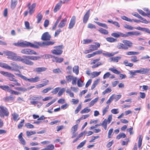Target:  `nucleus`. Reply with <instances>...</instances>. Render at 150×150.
I'll return each instance as SVG.
<instances>
[{
    "instance_id": "a878e982",
    "label": "nucleus",
    "mask_w": 150,
    "mask_h": 150,
    "mask_svg": "<svg viewBox=\"0 0 150 150\" xmlns=\"http://www.w3.org/2000/svg\"><path fill=\"white\" fill-rule=\"evenodd\" d=\"M17 4L16 0H11V7L12 9H14Z\"/></svg>"
},
{
    "instance_id": "39448f33",
    "label": "nucleus",
    "mask_w": 150,
    "mask_h": 150,
    "mask_svg": "<svg viewBox=\"0 0 150 150\" xmlns=\"http://www.w3.org/2000/svg\"><path fill=\"white\" fill-rule=\"evenodd\" d=\"M15 74L16 76L21 77L23 80L26 81H28L30 82L36 83L39 81L40 80V78L38 76H36L35 78H31L28 79L26 76L20 74L15 73Z\"/></svg>"
},
{
    "instance_id": "c9c22d12",
    "label": "nucleus",
    "mask_w": 150,
    "mask_h": 150,
    "mask_svg": "<svg viewBox=\"0 0 150 150\" xmlns=\"http://www.w3.org/2000/svg\"><path fill=\"white\" fill-rule=\"evenodd\" d=\"M98 99V98L97 97L94 100H92L89 104V106L90 107H91L94 104L96 103Z\"/></svg>"
},
{
    "instance_id": "774afa93",
    "label": "nucleus",
    "mask_w": 150,
    "mask_h": 150,
    "mask_svg": "<svg viewBox=\"0 0 150 150\" xmlns=\"http://www.w3.org/2000/svg\"><path fill=\"white\" fill-rule=\"evenodd\" d=\"M48 150H53L54 149V147L53 144H50L47 146L46 147Z\"/></svg>"
},
{
    "instance_id": "7ed1b4c3",
    "label": "nucleus",
    "mask_w": 150,
    "mask_h": 150,
    "mask_svg": "<svg viewBox=\"0 0 150 150\" xmlns=\"http://www.w3.org/2000/svg\"><path fill=\"white\" fill-rule=\"evenodd\" d=\"M123 43L119 42L117 44L116 47L119 49L127 50L129 47L132 46L133 43L129 40H123L122 41Z\"/></svg>"
},
{
    "instance_id": "49530a36",
    "label": "nucleus",
    "mask_w": 150,
    "mask_h": 150,
    "mask_svg": "<svg viewBox=\"0 0 150 150\" xmlns=\"http://www.w3.org/2000/svg\"><path fill=\"white\" fill-rule=\"evenodd\" d=\"M102 54L105 56L110 57L114 56L115 54L114 53H109L107 52L106 53H102Z\"/></svg>"
},
{
    "instance_id": "6e6d98bb",
    "label": "nucleus",
    "mask_w": 150,
    "mask_h": 150,
    "mask_svg": "<svg viewBox=\"0 0 150 150\" xmlns=\"http://www.w3.org/2000/svg\"><path fill=\"white\" fill-rule=\"evenodd\" d=\"M121 18L122 19L128 22H131L132 21V19L125 16H121Z\"/></svg>"
},
{
    "instance_id": "bb28decb",
    "label": "nucleus",
    "mask_w": 150,
    "mask_h": 150,
    "mask_svg": "<svg viewBox=\"0 0 150 150\" xmlns=\"http://www.w3.org/2000/svg\"><path fill=\"white\" fill-rule=\"evenodd\" d=\"M42 16L40 13H39L36 16V18L37 19V23H38L41 22L42 18Z\"/></svg>"
},
{
    "instance_id": "f03ea898",
    "label": "nucleus",
    "mask_w": 150,
    "mask_h": 150,
    "mask_svg": "<svg viewBox=\"0 0 150 150\" xmlns=\"http://www.w3.org/2000/svg\"><path fill=\"white\" fill-rule=\"evenodd\" d=\"M4 53L8 56L7 58L11 60L21 62L25 64L32 66L34 62L30 60L35 61L39 60L40 57L34 56L23 55L22 57L17 55L16 54L13 52L7 51L3 52Z\"/></svg>"
},
{
    "instance_id": "dca6fc26",
    "label": "nucleus",
    "mask_w": 150,
    "mask_h": 150,
    "mask_svg": "<svg viewBox=\"0 0 150 150\" xmlns=\"http://www.w3.org/2000/svg\"><path fill=\"white\" fill-rule=\"evenodd\" d=\"M111 35L112 36L117 38L120 37H125V36H126L124 34L121 32L112 33H111Z\"/></svg>"
},
{
    "instance_id": "c85d7f7f",
    "label": "nucleus",
    "mask_w": 150,
    "mask_h": 150,
    "mask_svg": "<svg viewBox=\"0 0 150 150\" xmlns=\"http://www.w3.org/2000/svg\"><path fill=\"white\" fill-rule=\"evenodd\" d=\"M14 89L16 90L23 92H25L27 91V89L24 87H14Z\"/></svg>"
},
{
    "instance_id": "4c0bfd02",
    "label": "nucleus",
    "mask_w": 150,
    "mask_h": 150,
    "mask_svg": "<svg viewBox=\"0 0 150 150\" xmlns=\"http://www.w3.org/2000/svg\"><path fill=\"white\" fill-rule=\"evenodd\" d=\"M139 54L138 52H134V51H129L127 52L126 54L127 55H137Z\"/></svg>"
},
{
    "instance_id": "a19ab883",
    "label": "nucleus",
    "mask_w": 150,
    "mask_h": 150,
    "mask_svg": "<svg viewBox=\"0 0 150 150\" xmlns=\"http://www.w3.org/2000/svg\"><path fill=\"white\" fill-rule=\"evenodd\" d=\"M99 81V79H97L95 80L93 83L91 87V89L93 90L98 84Z\"/></svg>"
},
{
    "instance_id": "e2e57ef3",
    "label": "nucleus",
    "mask_w": 150,
    "mask_h": 150,
    "mask_svg": "<svg viewBox=\"0 0 150 150\" xmlns=\"http://www.w3.org/2000/svg\"><path fill=\"white\" fill-rule=\"evenodd\" d=\"M52 89V88L49 87L44 89L42 92L43 93H47L49 91Z\"/></svg>"
},
{
    "instance_id": "1a4fd4ad",
    "label": "nucleus",
    "mask_w": 150,
    "mask_h": 150,
    "mask_svg": "<svg viewBox=\"0 0 150 150\" xmlns=\"http://www.w3.org/2000/svg\"><path fill=\"white\" fill-rule=\"evenodd\" d=\"M0 73L3 75L8 77V79L11 81H13L15 79L14 75L11 73L4 71H1Z\"/></svg>"
},
{
    "instance_id": "20e7f679",
    "label": "nucleus",
    "mask_w": 150,
    "mask_h": 150,
    "mask_svg": "<svg viewBox=\"0 0 150 150\" xmlns=\"http://www.w3.org/2000/svg\"><path fill=\"white\" fill-rule=\"evenodd\" d=\"M10 64L12 67L6 64L5 69L13 71H20L19 69L23 68V67L19 66L17 64L13 62L11 63Z\"/></svg>"
},
{
    "instance_id": "4468645a",
    "label": "nucleus",
    "mask_w": 150,
    "mask_h": 150,
    "mask_svg": "<svg viewBox=\"0 0 150 150\" xmlns=\"http://www.w3.org/2000/svg\"><path fill=\"white\" fill-rule=\"evenodd\" d=\"M76 20V17L75 16H73L70 19L69 22L68 28L69 29H71L74 26Z\"/></svg>"
},
{
    "instance_id": "680f3d73",
    "label": "nucleus",
    "mask_w": 150,
    "mask_h": 150,
    "mask_svg": "<svg viewBox=\"0 0 150 150\" xmlns=\"http://www.w3.org/2000/svg\"><path fill=\"white\" fill-rule=\"evenodd\" d=\"M66 92L67 93L69 94L70 97L72 98L74 97V93L71 92V91L69 89H67Z\"/></svg>"
},
{
    "instance_id": "5701e85b",
    "label": "nucleus",
    "mask_w": 150,
    "mask_h": 150,
    "mask_svg": "<svg viewBox=\"0 0 150 150\" xmlns=\"http://www.w3.org/2000/svg\"><path fill=\"white\" fill-rule=\"evenodd\" d=\"M121 58V57L120 56H117L113 57L110 58L109 60L110 62H114L117 63L118 62L119 60Z\"/></svg>"
},
{
    "instance_id": "052dcab7",
    "label": "nucleus",
    "mask_w": 150,
    "mask_h": 150,
    "mask_svg": "<svg viewBox=\"0 0 150 150\" xmlns=\"http://www.w3.org/2000/svg\"><path fill=\"white\" fill-rule=\"evenodd\" d=\"M73 77V76L71 75H68L66 76V78L68 82H70L72 81Z\"/></svg>"
},
{
    "instance_id": "bf43d9fd",
    "label": "nucleus",
    "mask_w": 150,
    "mask_h": 150,
    "mask_svg": "<svg viewBox=\"0 0 150 150\" xmlns=\"http://www.w3.org/2000/svg\"><path fill=\"white\" fill-rule=\"evenodd\" d=\"M115 96V94H112L109 98V99L106 102V103L107 104H110L111 102L113 100V97Z\"/></svg>"
},
{
    "instance_id": "423d86ee",
    "label": "nucleus",
    "mask_w": 150,
    "mask_h": 150,
    "mask_svg": "<svg viewBox=\"0 0 150 150\" xmlns=\"http://www.w3.org/2000/svg\"><path fill=\"white\" fill-rule=\"evenodd\" d=\"M55 42L54 41H49L42 42H35V45L37 46L36 48H38L40 47H44L50 45H53Z\"/></svg>"
},
{
    "instance_id": "2f4dec72",
    "label": "nucleus",
    "mask_w": 150,
    "mask_h": 150,
    "mask_svg": "<svg viewBox=\"0 0 150 150\" xmlns=\"http://www.w3.org/2000/svg\"><path fill=\"white\" fill-rule=\"evenodd\" d=\"M108 124L107 122V119H105L103 122L102 123H101V126H102L104 128L105 130L107 129V125Z\"/></svg>"
},
{
    "instance_id": "e433bc0d",
    "label": "nucleus",
    "mask_w": 150,
    "mask_h": 150,
    "mask_svg": "<svg viewBox=\"0 0 150 150\" xmlns=\"http://www.w3.org/2000/svg\"><path fill=\"white\" fill-rule=\"evenodd\" d=\"M106 40L108 42H112L117 41V39L114 38L112 37H108L106 38Z\"/></svg>"
},
{
    "instance_id": "de8ad7c7",
    "label": "nucleus",
    "mask_w": 150,
    "mask_h": 150,
    "mask_svg": "<svg viewBox=\"0 0 150 150\" xmlns=\"http://www.w3.org/2000/svg\"><path fill=\"white\" fill-rule=\"evenodd\" d=\"M9 92L11 94H14L16 95H18L21 94L20 93L15 91L13 90L10 89V90L9 91Z\"/></svg>"
},
{
    "instance_id": "f8f14e48",
    "label": "nucleus",
    "mask_w": 150,
    "mask_h": 150,
    "mask_svg": "<svg viewBox=\"0 0 150 150\" xmlns=\"http://www.w3.org/2000/svg\"><path fill=\"white\" fill-rule=\"evenodd\" d=\"M109 70L112 71L114 73L117 74H120L119 77L121 79H125L126 77V76L125 74H121L120 72L114 68H110L109 69Z\"/></svg>"
},
{
    "instance_id": "2eb2a0df",
    "label": "nucleus",
    "mask_w": 150,
    "mask_h": 150,
    "mask_svg": "<svg viewBox=\"0 0 150 150\" xmlns=\"http://www.w3.org/2000/svg\"><path fill=\"white\" fill-rule=\"evenodd\" d=\"M51 38V36L48 32L44 33L42 35L41 39L43 41L50 40Z\"/></svg>"
},
{
    "instance_id": "603ef678",
    "label": "nucleus",
    "mask_w": 150,
    "mask_h": 150,
    "mask_svg": "<svg viewBox=\"0 0 150 150\" xmlns=\"http://www.w3.org/2000/svg\"><path fill=\"white\" fill-rule=\"evenodd\" d=\"M131 61L134 62L136 63L139 61V60L137 59V56H134L132 57L131 59Z\"/></svg>"
},
{
    "instance_id": "aec40b11",
    "label": "nucleus",
    "mask_w": 150,
    "mask_h": 150,
    "mask_svg": "<svg viewBox=\"0 0 150 150\" xmlns=\"http://www.w3.org/2000/svg\"><path fill=\"white\" fill-rule=\"evenodd\" d=\"M134 28L142 31H145L146 32L150 34V30L147 28H142L139 26Z\"/></svg>"
},
{
    "instance_id": "0e129e2a",
    "label": "nucleus",
    "mask_w": 150,
    "mask_h": 150,
    "mask_svg": "<svg viewBox=\"0 0 150 150\" xmlns=\"http://www.w3.org/2000/svg\"><path fill=\"white\" fill-rule=\"evenodd\" d=\"M79 100L78 99H72L71 101V102L72 104L76 105L78 104L79 102Z\"/></svg>"
},
{
    "instance_id": "473e14b6",
    "label": "nucleus",
    "mask_w": 150,
    "mask_h": 150,
    "mask_svg": "<svg viewBox=\"0 0 150 150\" xmlns=\"http://www.w3.org/2000/svg\"><path fill=\"white\" fill-rule=\"evenodd\" d=\"M40 57V59L41 58L43 57L44 59H46L50 58H53V57L52 55L50 54H45L43 56H41V57Z\"/></svg>"
},
{
    "instance_id": "a18cd8bd",
    "label": "nucleus",
    "mask_w": 150,
    "mask_h": 150,
    "mask_svg": "<svg viewBox=\"0 0 150 150\" xmlns=\"http://www.w3.org/2000/svg\"><path fill=\"white\" fill-rule=\"evenodd\" d=\"M91 110L90 109H88V108H86L82 110L80 112L81 114L87 113L90 112Z\"/></svg>"
},
{
    "instance_id": "37998d69",
    "label": "nucleus",
    "mask_w": 150,
    "mask_h": 150,
    "mask_svg": "<svg viewBox=\"0 0 150 150\" xmlns=\"http://www.w3.org/2000/svg\"><path fill=\"white\" fill-rule=\"evenodd\" d=\"M126 136V135L123 133H122L119 134L116 137V139H120V138H125Z\"/></svg>"
},
{
    "instance_id": "0eeeda50",
    "label": "nucleus",
    "mask_w": 150,
    "mask_h": 150,
    "mask_svg": "<svg viewBox=\"0 0 150 150\" xmlns=\"http://www.w3.org/2000/svg\"><path fill=\"white\" fill-rule=\"evenodd\" d=\"M9 112L7 109L3 106H0V116L1 117H4V115H8Z\"/></svg>"
},
{
    "instance_id": "8fccbe9b",
    "label": "nucleus",
    "mask_w": 150,
    "mask_h": 150,
    "mask_svg": "<svg viewBox=\"0 0 150 150\" xmlns=\"http://www.w3.org/2000/svg\"><path fill=\"white\" fill-rule=\"evenodd\" d=\"M96 23L98 25L101 27H104L106 29H107L108 28L107 25L105 23H101L98 22H96Z\"/></svg>"
},
{
    "instance_id": "6ab92c4d",
    "label": "nucleus",
    "mask_w": 150,
    "mask_h": 150,
    "mask_svg": "<svg viewBox=\"0 0 150 150\" xmlns=\"http://www.w3.org/2000/svg\"><path fill=\"white\" fill-rule=\"evenodd\" d=\"M67 21V18H64L60 22L58 25V27L60 28H62L64 27L66 24Z\"/></svg>"
},
{
    "instance_id": "c756f323",
    "label": "nucleus",
    "mask_w": 150,
    "mask_h": 150,
    "mask_svg": "<svg viewBox=\"0 0 150 150\" xmlns=\"http://www.w3.org/2000/svg\"><path fill=\"white\" fill-rule=\"evenodd\" d=\"M14 97L12 96H7L4 98L3 100L5 101H9L10 100H14Z\"/></svg>"
},
{
    "instance_id": "412c9836",
    "label": "nucleus",
    "mask_w": 150,
    "mask_h": 150,
    "mask_svg": "<svg viewBox=\"0 0 150 150\" xmlns=\"http://www.w3.org/2000/svg\"><path fill=\"white\" fill-rule=\"evenodd\" d=\"M47 68L44 67H37L34 69V71L35 72L39 73L40 72H42L45 71Z\"/></svg>"
},
{
    "instance_id": "a211bd4d",
    "label": "nucleus",
    "mask_w": 150,
    "mask_h": 150,
    "mask_svg": "<svg viewBox=\"0 0 150 150\" xmlns=\"http://www.w3.org/2000/svg\"><path fill=\"white\" fill-rule=\"evenodd\" d=\"M95 43L96 45H90V48L92 51L97 50L100 46V44L99 43L96 42Z\"/></svg>"
},
{
    "instance_id": "5fc2aeb1",
    "label": "nucleus",
    "mask_w": 150,
    "mask_h": 150,
    "mask_svg": "<svg viewBox=\"0 0 150 150\" xmlns=\"http://www.w3.org/2000/svg\"><path fill=\"white\" fill-rule=\"evenodd\" d=\"M109 108V105H108L105 108L103 109L102 110V115H104L105 113L108 111Z\"/></svg>"
},
{
    "instance_id": "4be33fe9",
    "label": "nucleus",
    "mask_w": 150,
    "mask_h": 150,
    "mask_svg": "<svg viewBox=\"0 0 150 150\" xmlns=\"http://www.w3.org/2000/svg\"><path fill=\"white\" fill-rule=\"evenodd\" d=\"M64 59L61 57H53L52 59V61L53 62L61 63L63 61Z\"/></svg>"
},
{
    "instance_id": "ddd939ff",
    "label": "nucleus",
    "mask_w": 150,
    "mask_h": 150,
    "mask_svg": "<svg viewBox=\"0 0 150 150\" xmlns=\"http://www.w3.org/2000/svg\"><path fill=\"white\" fill-rule=\"evenodd\" d=\"M36 6L35 3H33L32 5H30V3H29L27 5L29 9V13L30 15H31L35 11V8Z\"/></svg>"
},
{
    "instance_id": "f257e3e1",
    "label": "nucleus",
    "mask_w": 150,
    "mask_h": 150,
    "mask_svg": "<svg viewBox=\"0 0 150 150\" xmlns=\"http://www.w3.org/2000/svg\"><path fill=\"white\" fill-rule=\"evenodd\" d=\"M4 53L8 56L7 58L11 60L21 62L25 64L32 66L34 62L30 60L35 61L39 60L40 57L34 56L23 55L22 57L17 55L16 54L13 52L7 51L3 52Z\"/></svg>"
},
{
    "instance_id": "3c124183",
    "label": "nucleus",
    "mask_w": 150,
    "mask_h": 150,
    "mask_svg": "<svg viewBox=\"0 0 150 150\" xmlns=\"http://www.w3.org/2000/svg\"><path fill=\"white\" fill-rule=\"evenodd\" d=\"M121 96V95H115V96L113 97V99L115 100V102H116L120 99Z\"/></svg>"
},
{
    "instance_id": "09e8293b",
    "label": "nucleus",
    "mask_w": 150,
    "mask_h": 150,
    "mask_svg": "<svg viewBox=\"0 0 150 150\" xmlns=\"http://www.w3.org/2000/svg\"><path fill=\"white\" fill-rule=\"evenodd\" d=\"M124 64L126 66H129L130 67H132L133 66V64L132 63H129L127 60H125L123 62Z\"/></svg>"
},
{
    "instance_id": "864d4df0",
    "label": "nucleus",
    "mask_w": 150,
    "mask_h": 150,
    "mask_svg": "<svg viewBox=\"0 0 150 150\" xmlns=\"http://www.w3.org/2000/svg\"><path fill=\"white\" fill-rule=\"evenodd\" d=\"M36 132L35 131H27L26 132V135L27 137H29V136L35 134H36Z\"/></svg>"
},
{
    "instance_id": "b1692460",
    "label": "nucleus",
    "mask_w": 150,
    "mask_h": 150,
    "mask_svg": "<svg viewBox=\"0 0 150 150\" xmlns=\"http://www.w3.org/2000/svg\"><path fill=\"white\" fill-rule=\"evenodd\" d=\"M18 139L21 143L23 145H25L26 144V142L25 139L22 137V133H21L19 135Z\"/></svg>"
},
{
    "instance_id": "58836bf2",
    "label": "nucleus",
    "mask_w": 150,
    "mask_h": 150,
    "mask_svg": "<svg viewBox=\"0 0 150 150\" xmlns=\"http://www.w3.org/2000/svg\"><path fill=\"white\" fill-rule=\"evenodd\" d=\"M0 88L5 91H7L9 92L10 90L9 87L7 85L0 86Z\"/></svg>"
},
{
    "instance_id": "393cba45",
    "label": "nucleus",
    "mask_w": 150,
    "mask_h": 150,
    "mask_svg": "<svg viewBox=\"0 0 150 150\" xmlns=\"http://www.w3.org/2000/svg\"><path fill=\"white\" fill-rule=\"evenodd\" d=\"M62 3V1H60L59 2L57 3L55 6L54 9V12L55 13L58 11L60 9Z\"/></svg>"
},
{
    "instance_id": "338daca9",
    "label": "nucleus",
    "mask_w": 150,
    "mask_h": 150,
    "mask_svg": "<svg viewBox=\"0 0 150 150\" xmlns=\"http://www.w3.org/2000/svg\"><path fill=\"white\" fill-rule=\"evenodd\" d=\"M65 90L64 88H62L58 92V94L59 96H61Z\"/></svg>"
},
{
    "instance_id": "72a5a7b5",
    "label": "nucleus",
    "mask_w": 150,
    "mask_h": 150,
    "mask_svg": "<svg viewBox=\"0 0 150 150\" xmlns=\"http://www.w3.org/2000/svg\"><path fill=\"white\" fill-rule=\"evenodd\" d=\"M73 71L76 75L79 73V67L78 66H75L73 68Z\"/></svg>"
},
{
    "instance_id": "f704fd0d",
    "label": "nucleus",
    "mask_w": 150,
    "mask_h": 150,
    "mask_svg": "<svg viewBox=\"0 0 150 150\" xmlns=\"http://www.w3.org/2000/svg\"><path fill=\"white\" fill-rule=\"evenodd\" d=\"M101 71L98 72L97 71H94L91 73V75L93 78L98 76L100 74Z\"/></svg>"
},
{
    "instance_id": "9b49d317",
    "label": "nucleus",
    "mask_w": 150,
    "mask_h": 150,
    "mask_svg": "<svg viewBox=\"0 0 150 150\" xmlns=\"http://www.w3.org/2000/svg\"><path fill=\"white\" fill-rule=\"evenodd\" d=\"M54 48H56V49L53 50L52 51V53L57 55H59L61 54L62 52V46H59L57 47H54Z\"/></svg>"
},
{
    "instance_id": "7c9ffc66",
    "label": "nucleus",
    "mask_w": 150,
    "mask_h": 150,
    "mask_svg": "<svg viewBox=\"0 0 150 150\" xmlns=\"http://www.w3.org/2000/svg\"><path fill=\"white\" fill-rule=\"evenodd\" d=\"M98 30L101 33L105 35H108V31L103 28H100Z\"/></svg>"
},
{
    "instance_id": "13d9d810",
    "label": "nucleus",
    "mask_w": 150,
    "mask_h": 150,
    "mask_svg": "<svg viewBox=\"0 0 150 150\" xmlns=\"http://www.w3.org/2000/svg\"><path fill=\"white\" fill-rule=\"evenodd\" d=\"M126 36L125 37H126L130 35H134V31H131L126 33L124 34Z\"/></svg>"
},
{
    "instance_id": "9d476101",
    "label": "nucleus",
    "mask_w": 150,
    "mask_h": 150,
    "mask_svg": "<svg viewBox=\"0 0 150 150\" xmlns=\"http://www.w3.org/2000/svg\"><path fill=\"white\" fill-rule=\"evenodd\" d=\"M20 46L22 47H30L34 48L37 47V46L35 45V42H34V44H33L30 42L25 41L20 42Z\"/></svg>"
},
{
    "instance_id": "79ce46f5",
    "label": "nucleus",
    "mask_w": 150,
    "mask_h": 150,
    "mask_svg": "<svg viewBox=\"0 0 150 150\" xmlns=\"http://www.w3.org/2000/svg\"><path fill=\"white\" fill-rule=\"evenodd\" d=\"M78 128V125H76L71 127V132H75L77 130Z\"/></svg>"
},
{
    "instance_id": "69168bd1",
    "label": "nucleus",
    "mask_w": 150,
    "mask_h": 150,
    "mask_svg": "<svg viewBox=\"0 0 150 150\" xmlns=\"http://www.w3.org/2000/svg\"><path fill=\"white\" fill-rule=\"evenodd\" d=\"M112 90L110 88H108L102 93L103 95H104L107 93L110 92Z\"/></svg>"
},
{
    "instance_id": "cd10ccee",
    "label": "nucleus",
    "mask_w": 150,
    "mask_h": 150,
    "mask_svg": "<svg viewBox=\"0 0 150 150\" xmlns=\"http://www.w3.org/2000/svg\"><path fill=\"white\" fill-rule=\"evenodd\" d=\"M12 115L13 119L14 121H17L19 119V115L16 113L14 112Z\"/></svg>"
},
{
    "instance_id": "6e6552de",
    "label": "nucleus",
    "mask_w": 150,
    "mask_h": 150,
    "mask_svg": "<svg viewBox=\"0 0 150 150\" xmlns=\"http://www.w3.org/2000/svg\"><path fill=\"white\" fill-rule=\"evenodd\" d=\"M21 53L26 55H38V53L34 50L28 48L22 49Z\"/></svg>"
},
{
    "instance_id": "c03bdc74",
    "label": "nucleus",
    "mask_w": 150,
    "mask_h": 150,
    "mask_svg": "<svg viewBox=\"0 0 150 150\" xmlns=\"http://www.w3.org/2000/svg\"><path fill=\"white\" fill-rule=\"evenodd\" d=\"M142 74H144L149 72L150 69L149 68H141Z\"/></svg>"
},
{
    "instance_id": "ea45409f",
    "label": "nucleus",
    "mask_w": 150,
    "mask_h": 150,
    "mask_svg": "<svg viewBox=\"0 0 150 150\" xmlns=\"http://www.w3.org/2000/svg\"><path fill=\"white\" fill-rule=\"evenodd\" d=\"M77 84L79 87L83 86L84 85L83 81L80 79L78 80Z\"/></svg>"
},
{
    "instance_id": "4d7b16f0",
    "label": "nucleus",
    "mask_w": 150,
    "mask_h": 150,
    "mask_svg": "<svg viewBox=\"0 0 150 150\" xmlns=\"http://www.w3.org/2000/svg\"><path fill=\"white\" fill-rule=\"evenodd\" d=\"M93 41V40L90 39H84L83 41V44H88Z\"/></svg>"
},
{
    "instance_id": "f3484780",
    "label": "nucleus",
    "mask_w": 150,
    "mask_h": 150,
    "mask_svg": "<svg viewBox=\"0 0 150 150\" xmlns=\"http://www.w3.org/2000/svg\"><path fill=\"white\" fill-rule=\"evenodd\" d=\"M90 16V10H88L85 14L83 18V22L84 23H86L89 18Z\"/></svg>"
}]
</instances>
